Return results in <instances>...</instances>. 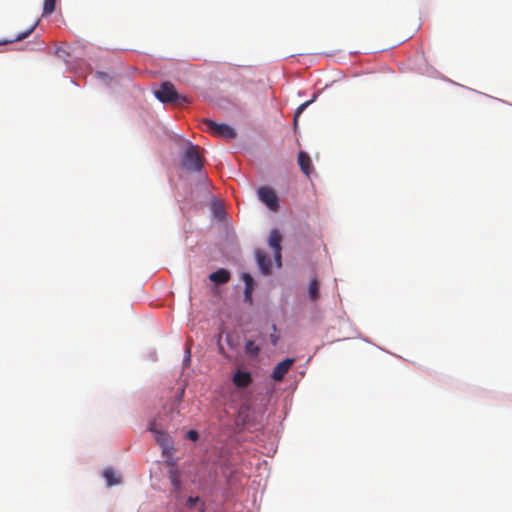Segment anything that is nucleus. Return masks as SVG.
Masks as SVG:
<instances>
[{
	"label": "nucleus",
	"instance_id": "nucleus-18",
	"mask_svg": "<svg viewBox=\"0 0 512 512\" xmlns=\"http://www.w3.org/2000/svg\"><path fill=\"white\" fill-rule=\"evenodd\" d=\"M56 0H45L43 5V16L50 15L55 10Z\"/></svg>",
	"mask_w": 512,
	"mask_h": 512
},
{
	"label": "nucleus",
	"instance_id": "nucleus-4",
	"mask_svg": "<svg viewBox=\"0 0 512 512\" xmlns=\"http://www.w3.org/2000/svg\"><path fill=\"white\" fill-rule=\"evenodd\" d=\"M258 197L271 211L279 209V200L275 191L270 187H260L257 191Z\"/></svg>",
	"mask_w": 512,
	"mask_h": 512
},
{
	"label": "nucleus",
	"instance_id": "nucleus-23",
	"mask_svg": "<svg viewBox=\"0 0 512 512\" xmlns=\"http://www.w3.org/2000/svg\"><path fill=\"white\" fill-rule=\"evenodd\" d=\"M199 501V497H189L186 501V506L192 508Z\"/></svg>",
	"mask_w": 512,
	"mask_h": 512
},
{
	"label": "nucleus",
	"instance_id": "nucleus-3",
	"mask_svg": "<svg viewBox=\"0 0 512 512\" xmlns=\"http://www.w3.org/2000/svg\"><path fill=\"white\" fill-rule=\"evenodd\" d=\"M149 430L154 433L155 440L162 448L163 455H173V441L169 434L156 429V424L154 422L149 425Z\"/></svg>",
	"mask_w": 512,
	"mask_h": 512
},
{
	"label": "nucleus",
	"instance_id": "nucleus-8",
	"mask_svg": "<svg viewBox=\"0 0 512 512\" xmlns=\"http://www.w3.org/2000/svg\"><path fill=\"white\" fill-rule=\"evenodd\" d=\"M252 382L251 374L247 371L238 370L233 376V383L239 389L248 387Z\"/></svg>",
	"mask_w": 512,
	"mask_h": 512
},
{
	"label": "nucleus",
	"instance_id": "nucleus-25",
	"mask_svg": "<svg viewBox=\"0 0 512 512\" xmlns=\"http://www.w3.org/2000/svg\"><path fill=\"white\" fill-rule=\"evenodd\" d=\"M244 298L247 303L252 304V291L245 289Z\"/></svg>",
	"mask_w": 512,
	"mask_h": 512
},
{
	"label": "nucleus",
	"instance_id": "nucleus-20",
	"mask_svg": "<svg viewBox=\"0 0 512 512\" xmlns=\"http://www.w3.org/2000/svg\"><path fill=\"white\" fill-rule=\"evenodd\" d=\"M204 122L207 125V128H221V129L231 128L227 124H217L216 122L209 120V119H205Z\"/></svg>",
	"mask_w": 512,
	"mask_h": 512
},
{
	"label": "nucleus",
	"instance_id": "nucleus-26",
	"mask_svg": "<svg viewBox=\"0 0 512 512\" xmlns=\"http://www.w3.org/2000/svg\"><path fill=\"white\" fill-rule=\"evenodd\" d=\"M279 340V336L275 333L270 335V341L275 346Z\"/></svg>",
	"mask_w": 512,
	"mask_h": 512
},
{
	"label": "nucleus",
	"instance_id": "nucleus-15",
	"mask_svg": "<svg viewBox=\"0 0 512 512\" xmlns=\"http://www.w3.org/2000/svg\"><path fill=\"white\" fill-rule=\"evenodd\" d=\"M316 99V94L313 95L312 99L311 100H308L304 103H302L298 109L296 110L295 112V115H294V118H293V124H294V128H298V125H299V117H300V114L312 103L314 102V100Z\"/></svg>",
	"mask_w": 512,
	"mask_h": 512
},
{
	"label": "nucleus",
	"instance_id": "nucleus-19",
	"mask_svg": "<svg viewBox=\"0 0 512 512\" xmlns=\"http://www.w3.org/2000/svg\"><path fill=\"white\" fill-rule=\"evenodd\" d=\"M242 280L245 283V289L253 291L254 288V279L253 277L248 273L242 274Z\"/></svg>",
	"mask_w": 512,
	"mask_h": 512
},
{
	"label": "nucleus",
	"instance_id": "nucleus-27",
	"mask_svg": "<svg viewBox=\"0 0 512 512\" xmlns=\"http://www.w3.org/2000/svg\"><path fill=\"white\" fill-rule=\"evenodd\" d=\"M186 354H187V360L189 361V359H190V349H187Z\"/></svg>",
	"mask_w": 512,
	"mask_h": 512
},
{
	"label": "nucleus",
	"instance_id": "nucleus-14",
	"mask_svg": "<svg viewBox=\"0 0 512 512\" xmlns=\"http://www.w3.org/2000/svg\"><path fill=\"white\" fill-rule=\"evenodd\" d=\"M37 24H38V22H36L28 30H26L23 33H20L19 35H17L14 38L6 39V40H0V45H6V44H9V43H13L15 41H21V40L25 39L26 37H28L34 31V29L36 28Z\"/></svg>",
	"mask_w": 512,
	"mask_h": 512
},
{
	"label": "nucleus",
	"instance_id": "nucleus-13",
	"mask_svg": "<svg viewBox=\"0 0 512 512\" xmlns=\"http://www.w3.org/2000/svg\"><path fill=\"white\" fill-rule=\"evenodd\" d=\"M103 477L106 480L107 486L118 485L121 482L120 476L116 475L113 469L107 468L103 471Z\"/></svg>",
	"mask_w": 512,
	"mask_h": 512
},
{
	"label": "nucleus",
	"instance_id": "nucleus-21",
	"mask_svg": "<svg viewBox=\"0 0 512 512\" xmlns=\"http://www.w3.org/2000/svg\"><path fill=\"white\" fill-rule=\"evenodd\" d=\"M183 394H184V389H182L181 392L175 397L172 410L178 409V406H179L180 402L182 401Z\"/></svg>",
	"mask_w": 512,
	"mask_h": 512
},
{
	"label": "nucleus",
	"instance_id": "nucleus-11",
	"mask_svg": "<svg viewBox=\"0 0 512 512\" xmlns=\"http://www.w3.org/2000/svg\"><path fill=\"white\" fill-rule=\"evenodd\" d=\"M231 278L228 270L220 268L209 275V279L216 284H225Z\"/></svg>",
	"mask_w": 512,
	"mask_h": 512
},
{
	"label": "nucleus",
	"instance_id": "nucleus-16",
	"mask_svg": "<svg viewBox=\"0 0 512 512\" xmlns=\"http://www.w3.org/2000/svg\"><path fill=\"white\" fill-rule=\"evenodd\" d=\"M309 297L312 301H316L319 298V283L315 278L309 283Z\"/></svg>",
	"mask_w": 512,
	"mask_h": 512
},
{
	"label": "nucleus",
	"instance_id": "nucleus-17",
	"mask_svg": "<svg viewBox=\"0 0 512 512\" xmlns=\"http://www.w3.org/2000/svg\"><path fill=\"white\" fill-rule=\"evenodd\" d=\"M245 351L251 356H257L260 349L253 340H248L245 344Z\"/></svg>",
	"mask_w": 512,
	"mask_h": 512
},
{
	"label": "nucleus",
	"instance_id": "nucleus-22",
	"mask_svg": "<svg viewBox=\"0 0 512 512\" xmlns=\"http://www.w3.org/2000/svg\"><path fill=\"white\" fill-rule=\"evenodd\" d=\"M186 437L192 441H196L199 437V434L196 430H190L187 432Z\"/></svg>",
	"mask_w": 512,
	"mask_h": 512
},
{
	"label": "nucleus",
	"instance_id": "nucleus-10",
	"mask_svg": "<svg viewBox=\"0 0 512 512\" xmlns=\"http://www.w3.org/2000/svg\"><path fill=\"white\" fill-rule=\"evenodd\" d=\"M168 477L172 485L173 492L180 493L182 490L180 470L178 468H169Z\"/></svg>",
	"mask_w": 512,
	"mask_h": 512
},
{
	"label": "nucleus",
	"instance_id": "nucleus-6",
	"mask_svg": "<svg viewBox=\"0 0 512 512\" xmlns=\"http://www.w3.org/2000/svg\"><path fill=\"white\" fill-rule=\"evenodd\" d=\"M293 363V358H287L279 362L273 369V372L271 374L272 379L275 381H281L284 378V376L288 373Z\"/></svg>",
	"mask_w": 512,
	"mask_h": 512
},
{
	"label": "nucleus",
	"instance_id": "nucleus-24",
	"mask_svg": "<svg viewBox=\"0 0 512 512\" xmlns=\"http://www.w3.org/2000/svg\"><path fill=\"white\" fill-rule=\"evenodd\" d=\"M168 457L166 463L170 468H177L176 467V460L172 457V455H166Z\"/></svg>",
	"mask_w": 512,
	"mask_h": 512
},
{
	"label": "nucleus",
	"instance_id": "nucleus-9",
	"mask_svg": "<svg viewBox=\"0 0 512 512\" xmlns=\"http://www.w3.org/2000/svg\"><path fill=\"white\" fill-rule=\"evenodd\" d=\"M255 256L261 272L264 275H268L271 272V261L269 257L262 250H256Z\"/></svg>",
	"mask_w": 512,
	"mask_h": 512
},
{
	"label": "nucleus",
	"instance_id": "nucleus-5",
	"mask_svg": "<svg viewBox=\"0 0 512 512\" xmlns=\"http://www.w3.org/2000/svg\"><path fill=\"white\" fill-rule=\"evenodd\" d=\"M281 241L282 236L277 229H273L269 235V246L274 250L275 260L281 265Z\"/></svg>",
	"mask_w": 512,
	"mask_h": 512
},
{
	"label": "nucleus",
	"instance_id": "nucleus-1",
	"mask_svg": "<svg viewBox=\"0 0 512 512\" xmlns=\"http://www.w3.org/2000/svg\"><path fill=\"white\" fill-rule=\"evenodd\" d=\"M154 95L164 104L182 106L189 103V99L186 96L179 94L176 91L175 86L169 81L161 83L160 86L154 90Z\"/></svg>",
	"mask_w": 512,
	"mask_h": 512
},
{
	"label": "nucleus",
	"instance_id": "nucleus-7",
	"mask_svg": "<svg viewBox=\"0 0 512 512\" xmlns=\"http://www.w3.org/2000/svg\"><path fill=\"white\" fill-rule=\"evenodd\" d=\"M298 164L300 166L301 171L308 177L314 171V166L312 164L311 158L309 154L304 151H300L298 154Z\"/></svg>",
	"mask_w": 512,
	"mask_h": 512
},
{
	"label": "nucleus",
	"instance_id": "nucleus-2",
	"mask_svg": "<svg viewBox=\"0 0 512 512\" xmlns=\"http://www.w3.org/2000/svg\"><path fill=\"white\" fill-rule=\"evenodd\" d=\"M204 158L200 155V147L192 142H186L182 158V167L188 172H199L203 168Z\"/></svg>",
	"mask_w": 512,
	"mask_h": 512
},
{
	"label": "nucleus",
	"instance_id": "nucleus-12",
	"mask_svg": "<svg viewBox=\"0 0 512 512\" xmlns=\"http://www.w3.org/2000/svg\"><path fill=\"white\" fill-rule=\"evenodd\" d=\"M211 135L219 140L230 142L237 137L236 130H209Z\"/></svg>",
	"mask_w": 512,
	"mask_h": 512
}]
</instances>
